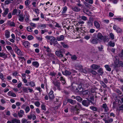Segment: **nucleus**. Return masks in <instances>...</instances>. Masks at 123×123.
Wrapping results in <instances>:
<instances>
[{"instance_id": "obj_24", "label": "nucleus", "mask_w": 123, "mask_h": 123, "mask_svg": "<svg viewBox=\"0 0 123 123\" xmlns=\"http://www.w3.org/2000/svg\"><path fill=\"white\" fill-rule=\"evenodd\" d=\"M0 57L6 58L7 57V54L4 52H0Z\"/></svg>"}, {"instance_id": "obj_29", "label": "nucleus", "mask_w": 123, "mask_h": 123, "mask_svg": "<svg viewBox=\"0 0 123 123\" xmlns=\"http://www.w3.org/2000/svg\"><path fill=\"white\" fill-rule=\"evenodd\" d=\"M73 108V111H77L76 114H78L79 112L78 111H79V109L78 108L77 106V105H75Z\"/></svg>"}, {"instance_id": "obj_32", "label": "nucleus", "mask_w": 123, "mask_h": 123, "mask_svg": "<svg viewBox=\"0 0 123 123\" xmlns=\"http://www.w3.org/2000/svg\"><path fill=\"white\" fill-rule=\"evenodd\" d=\"M63 74L65 75H70L71 74V73L67 70H65L64 72H63Z\"/></svg>"}, {"instance_id": "obj_23", "label": "nucleus", "mask_w": 123, "mask_h": 123, "mask_svg": "<svg viewBox=\"0 0 123 123\" xmlns=\"http://www.w3.org/2000/svg\"><path fill=\"white\" fill-rule=\"evenodd\" d=\"M9 12V9L6 8L5 9L4 12L2 13V15L4 17H5L8 14Z\"/></svg>"}, {"instance_id": "obj_53", "label": "nucleus", "mask_w": 123, "mask_h": 123, "mask_svg": "<svg viewBox=\"0 0 123 123\" xmlns=\"http://www.w3.org/2000/svg\"><path fill=\"white\" fill-rule=\"evenodd\" d=\"M28 83L31 87H33L35 86V83L32 81L28 82Z\"/></svg>"}, {"instance_id": "obj_14", "label": "nucleus", "mask_w": 123, "mask_h": 123, "mask_svg": "<svg viewBox=\"0 0 123 123\" xmlns=\"http://www.w3.org/2000/svg\"><path fill=\"white\" fill-rule=\"evenodd\" d=\"M24 112L22 110H21L19 111L18 112V115L19 117H22L23 116V115L24 114Z\"/></svg>"}, {"instance_id": "obj_57", "label": "nucleus", "mask_w": 123, "mask_h": 123, "mask_svg": "<svg viewBox=\"0 0 123 123\" xmlns=\"http://www.w3.org/2000/svg\"><path fill=\"white\" fill-rule=\"evenodd\" d=\"M86 2L88 3L91 4H92L93 3V0H85Z\"/></svg>"}, {"instance_id": "obj_59", "label": "nucleus", "mask_w": 123, "mask_h": 123, "mask_svg": "<svg viewBox=\"0 0 123 123\" xmlns=\"http://www.w3.org/2000/svg\"><path fill=\"white\" fill-rule=\"evenodd\" d=\"M25 20L26 22H27L29 20V15L28 14L26 15V17L25 19Z\"/></svg>"}, {"instance_id": "obj_51", "label": "nucleus", "mask_w": 123, "mask_h": 123, "mask_svg": "<svg viewBox=\"0 0 123 123\" xmlns=\"http://www.w3.org/2000/svg\"><path fill=\"white\" fill-rule=\"evenodd\" d=\"M47 25L46 24H42L39 25V26L42 28H44L46 27Z\"/></svg>"}, {"instance_id": "obj_63", "label": "nucleus", "mask_w": 123, "mask_h": 123, "mask_svg": "<svg viewBox=\"0 0 123 123\" xmlns=\"http://www.w3.org/2000/svg\"><path fill=\"white\" fill-rule=\"evenodd\" d=\"M116 31L117 33H120L122 31V29L119 27Z\"/></svg>"}, {"instance_id": "obj_35", "label": "nucleus", "mask_w": 123, "mask_h": 123, "mask_svg": "<svg viewBox=\"0 0 123 123\" xmlns=\"http://www.w3.org/2000/svg\"><path fill=\"white\" fill-rule=\"evenodd\" d=\"M68 9L67 7L66 6H65L63 7L62 8V13H66Z\"/></svg>"}, {"instance_id": "obj_60", "label": "nucleus", "mask_w": 123, "mask_h": 123, "mask_svg": "<svg viewBox=\"0 0 123 123\" xmlns=\"http://www.w3.org/2000/svg\"><path fill=\"white\" fill-rule=\"evenodd\" d=\"M0 78L2 80H4V75L1 73H0Z\"/></svg>"}, {"instance_id": "obj_5", "label": "nucleus", "mask_w": 123, "mask_h": 123, "mask_svg": "<svg viewBox=\"0 0 123 123\" xmlns=\"http://www.w3.org/2000/svg\"><path fill=\"white\" fill-rule=\"evenodd\" d=\"M21 11L16 9H14L12 11V15H16L18 16L20 14Z\"/></svg>"}, {"instance_id": "obj_50", "label": "nucleus", "mask_w": 123, "mask_h": 123, "mask_svg": "<svg viewBox=\"0 0 123 123\" xmlns=\"http://www.w3.org/2000/svg\"><path fill=\"white\" fill-rule=\"evenodd\" d=\"M100 83L104 88L107 87L106 85L104 83V82L103 81H100Z\"/></svg>"}, {"instance_id": "obj_9", "label": "nucleus", "mask_w": 123, "mask_h": 123, "mask_svg": "<svg viewBox=\"0 0 123 123\" xmlns=\"http://www.w3.org/2000/svg\"><path fill=\"white\" fill-rule=\"evenodd\" d=\"M53 91L51 90L49 93L48 95L49 99H53L54 98V96L53 94Z\"/></svg>"}, {"instance_id": "obj_1", "label": "nucleus", "mask_w": 123, "mask_h": 123, "mask_svg": "<svg viewBox=\"0 0 123 123\" xmlns=\"http://www.w3.org/2000/svg\"><path fill=\"white\" fill-rule=\"evenodd\" d=\"M45 38L47 40V42H49L50 45H52L53 44L55 46L56 44L59 45L56 39L53 36H47L45 37Z\"/></svg>"}, {"instance_id": "obj_21", "label": "nucleus", "mask_w": 123, "mask_h": 123, "mask_svg": "<svg viewBox=\"0 0 123 123\" xmlns=\"http://www.w3.org/2000/svg\"><path fill=\"white\" fill-rule=\"evenodd\" d=\"M8 95L13 97H16V95L15 93L12 92L11 91H9L7 93Z\"/></svg>"}, {"instance_id": "obj_13", "label": "nucleus", "mask_w": 123, "mask_h": 123, "mask_svg": "<svg viewBox=\"0 0 123 123\" xmlns=\"http://www.w3.org/2000/svg\"><path fill=\"white\" fill-rule=\"evenodd\" d=\"M23 44L25 47L27 48H29L30 47V43L27 41H25Z\"/></svg>"}, {"instance_id": "obj_45", "label": "nucleus", "mask_w": 123, "mask_h": 123, "mask_svg": "<svg viewBox=\"0 0 123 123\" xmlns=\"http://www.w3.org/2000/svg\"><path fill=\"white\" fill-rule=\"evenodd\" d=\"M33 28H31L30 26L27 27L26 28V30L30 32H31L32 31V29Z\"/></svg>"}, {"instance_id": "obj_26", "label": "nucleus", "mask_w": 123, "mask_h": 123, "mask_svg": "<svg viewBox=\"0 0 123 123\" xmlns=\"http://www.w3.org/2000/svg\"><path fill=\"white\" fill-rule=\"evenodd\" d=\"M60 43L63 48L66 49H68L69 48V46L67 44H65L64 42H62Z\"/></svg>"}, {"instance_id": "obj_18", "label": "nucleus", "mask_w": 123, "mask_h": 123, "mask_svg": "<svg viewBox=\"0 0 123 123\" xmlns=\"http://www.w3.org/2000/svg\"><path fill=\"white\" fill-rule=\"evenodd\" d=\"M98 39L102 40L104 38V36L100 32L98 33L97 35Z\"/></svg>"}, {"instance_id": "obj_6", "label": "nucleus", "mask_w": 123, "mask_h": 123, "mask_svg": "<svg viewBox=\"0 0 123 123\" xmlns=\"http://www.w3.org/2000/svg\"><path fill=\"white\" fill-rule=\"evenodd\" d=\"M101 107L104 109V111L105 112H107L109 111V108L106 104H103L101 106Z\"/></svg>"}, {"instance_id": "obj_55", "label": "nucleus", "mask_w": 123, "mask_h": 123, "mask_svg": "<svg viewBox=\"0 0 123 123\" xmlns=\"http://www.w3.org/2000/svg\"><path fill=\"white\" fill-rule=\"evenodd\" d=\"M108 44L109 46H110L112 47H114L115 45V44L114 43L112 42H109L108 43Z\"/></svg>"}, {"instance_id": "obj_43", "label": "nucleus", "mask_w": 123, "mask_h": 123, "mask_svg": "<svg viewBox=\"0 0 123 123\" xmlns=\"http://www.w3.org/2000/svg\"><path fill=\"white\" fill-rule=\"evenodd\" d=\"M114 19L115 20H117L119 21L123 22V18H115Z\"/></svg>"}, {"instance_id": "obj_37", "label": "nucleus", "mask_w": 123, "mask_h": 123, "mask_svg": "<svg viewBox=\"0 0 123 123\" xmlns=\"http://www.w3.org/2000/svg\"><path fill=\"white\" fill-rule=\"evenodd\" d=\"M90 108L94 111H97L98 109V108L97 107H94L93 106H90Z\"/></svg>"}, {"instance_id": "obj_42", "label": "nucleus", "mask_w": 123, "mask_h": 123, "mask_svg": "<svg viewBox=\"0 0 123 123\" xmlns=\"http://www.w3.org/2000/svg\"><path fill=\"white\" fill-rule=\"evenodd\" d=\"M50 2H47L44 3V4H45V5H44V8H45L46 7H48L49 6H50V5H52V4L51 3L50 5Z\"/></svg>"}, {"instance_id": "obj_44", "label": "nucleus", "mask_w": 123, "mask_h": 123, "mask_svg": "<svg viewBox=\"0 0 123 123\" xmlns=\"http://www.w3.org/2000/svg\"><path fill=\"white\" fill-rule=\"evenodd\" d=\"M89 72L92 74L94 75H96L97 74V73L96 71L92 69L90 70Z\"/></svg>"}, {"instance_id": "obj_12", "label": "nucleus", "mask_w": 123, "mask_h": 123, "mask_svg": "<svg viewBox=\"0 0 123 123\" xmlns=\"http://www.w3.org/2000/svg\"><path fill=\"white\" fill-rule=\"evenodd\" d=\"M116 109L117 111H121L123 112V105H119L117 107Z\"/></svg>"}, {"instance_id": "obj_27", "label": "nucleus", "mask_w": 123, "mask_h": 123, "mask_svg": "<svg viewBox=\"0 0 123 123\" xmlns=\"http://www.w3.org/2000/svg\"><path fill=\"white\" fill-rule=\"evenodd\" d=\"M72 9L74 11L76 12H79L80 11V8L76 6L72 8Z\"/></svg>"}, {"instance_id": "obj_52", "label": "nucleus", "mask_w": 123, "mask_h": 123, "mask_svg": "<svg viewBox=\"0 0 123 123\" xmlns=\"http://www.w3.org/2000/svg\"><path fill=\"white\" fill-rule=\"evenodd\" d=\"M34 104L36 106L38 107H39L40 105V104L39 102L38 101L35 102Z\"/></svg>"}, {"instance_id": "obj_19", "label": "nucleus", "mask_w": 123, "mask_h": 123, "mask_svg": "<svg viewBox=\"0 0 123 123\" xmlns=\"http://www.w3.org/2000/svg\"><path fill=\"white\" fill-rule=\"evenodd\" d=\"M64 36L63 35H61L59 36H58L56 38L57 41H62L64 40Z\"/></svg>"}, {"instance_id": "obj_20", "label": "nucleus", "mask_w": 123, "mask_h": 123, "mask_svg": "<svg viewBox=\"0 0 123 123\" xmlns=\"http://www.w3.org/2000/svg\"><path fill=\"white\" fill-rule=\"evenodd\" d=\"M18 19L19 21L23 22L24 20V17L23 14H19L18 15Z\"/></svg>"}, {"instance_id": "obj_25", "label": "nucleus", "mask_w": 123, "mask_h": 123, "mask_svg": "<svg viewBox=\"0 0 123 123\" xmlns=\"http://www.w3.org/2000/svg\"><path fill=\"white\" fill-rule=\"evenodd\" d=\"M8 23L10 26L11 27H15V24L13 22H11L10 21H8Z\"/></svg>"}, {"instance_id": "obj_36", "label": "nucleus", "mask_w": 123, "mask_h": 123, "mask_svg": "<svg viewBox=\"0 0 123 123\" xmlns=\"http://www.w3.org/2000/svg\"><path fill=\"white\" fill-rule=\"evenodd\" d=\"M44 48L46 49V50L47 52L48 53L51 52V50L49 47H46L44 46Z\"/></svg>"}, {"instance_id": "obj_56", "label": "nucleus", "mask_w": 123, "mask_h": 123, "mask_svg": "<svg viewBox=\"0 0 123 123\" xmlns=\"http://www.w3.org/2000/svg\"><path fill=\"white\" fill-rule=\"evenodd\" d=\"M119 62L118 60H117L116 61H115L114 62V63H115V66L114 67H117V66H119L120 67V66H118V64L119 63Z\"/></svg>"}, {"instance_id": "obj_54", "label": "nucleus", "mask_w": 123, "mask_h": 123, "mask_svg": "<svg viewBox=\"0 0 123 123\" xmlns=\"http://www.w3.org/2000/svg\"><path fill=\"white\" fill-rule=\"evenodd\" d=\"M41 109L44 111H45L46 110V106L45 105L43 104H42L41 105Z\"/></svg>"}, {"instance_id": "obj_2", "label": "nucleus", "mask_w": 123, "mask_h": 123, "mask_svg": "<svg viewBox=\"0 0 123 123\" xmlns=\"http://www.w3.org/2000/svg\"><path fill=\"white\" fill-rule=\"evenodd\" d=\"M52 82L54 85L57 87L58 90L60 91L62 89L61 87V83L60 82L56 80H53Z\"/></svg>"}, {"instance_id": "obj_38", "label": "nucleus", "mask_w": 123, "mask_h": 123, "mask_svg": "<svg viewBox=\"0 0 123 123\" xmlns=\"http://www.w3.org/2000/svg\"><path fill=\"white\" fill-rule=\"evenodd\" d=\"M60 80L62 81V84L65 85L66 83V82L65 79L64 78L62 77H61L60 78Z\"/></svg>"}, {"instance_id": "obj_33", "label": "nucleus", "mask_w": 123, "mask_h": 123, "mask_svg": "<svg viewBox=\"0 0 123 123\" xmlns=\"http://www.w3.org/2000/svg\"><path fill=\"white\" fill-rule=\"evenodd\" d=\"M76 2L77 3L76 5L79 7H82L83 6V5L81 4V2L80 0H78Z\"/></svg>"}, {"instance_id": "obj_39", "label": "nucleus", "mask_w": 123, "mask_h": 123, "mask_svg": "<svg viewBox=\"0 0 123 123\" xmlns=\"http://www.w3.org/2000/svg\"><path fill=\"white\" fill-rule=\"evenodd\" d=\"M30 110V108L29 106H26L25 109V113H28Z\"/></svg>"}, {"instance_id": "obj_41", "label": "nucleus", "mask_w": 123, "mask_h": 123, "mask_svg": "<svg viewBox=\"0 0 123 123\" xmlns=\"http://www.w3.org/2000/svg\"><path fill=\"white\" fill-rule=\"evenodd\" d=\"M105 67L106 69L108 71H110L111 70V68L108 65H105Z\"/></svg>"}, {"instance_id": "obj_58", "label": "nucleus", "mask_w": 123, "mask_h": 123, "mask_svg": "<svg viewBox=\"0 0 123 123\" xmlns=\"http://www.w3.org/2000/svg\"><path fill=\"white\" fill-rule=\"evenodd\" d=\"M30 2L29 0H26L25 2V5L26 6H28L30 4Z\"/></svg>"}, {"instance_id": "obj_64", "label": "nucleus", "mask_w": 123, "mask_h": 123, "mask_svg": "<svg viewBox=\"0 0 123 123\" xmlns=\"http://www.w3.org/2000/svg\"><path fill=\"white\" fill-rule=\"evenodd\" d=\"M81 18L84 21L86 20L87 19V17H86L83 15L81 17Z\"/></svg>"}, {"instance_id": "obj_15", "label": "nucleus", "mask_w": 123, "mask_h": 123, "mask_svg": "<svg viewBox=\"0 0 123 123\" xmlns=\"http://www.w3.org/2000/svg\"><path fill=\"white\" fill-rule=\"evenodd\" d=\"M67 101L68 102H69L73 105H75L76 103V101L75 100H73L71 99L68 98L67 99Z\"/></svg>"}, {"instance_id": "obj_47", "label": "nucleus", "mask_w": 123, "mask_h": 123, "mask_svg": "<svg viewBox=\"0 0 123 123\" xmlns=\"http://www.w3.org/2000/svg\"><path fill=\"white\" fill-rule=\"evenodd\" d=\"M71 58L73 60H75L77 59V57L75 55H74L72 56Z\"/></svg>"}, {"instance_id": "obj_61", "label": "nucleus", "mask_w": 123, "mask_h": 123, "mask_svg": "<svg viewBox=\"0 0 123 123\" xmlns=\"http://www.w3.org/2000/svg\"><path fill=\"white\" fill-rule=\"evenodd\" d=\"M49 74L51 76H55L56 74V73H55L51 72Z\"/></svg>"}, {"instance_id": "obj_17", "label": "nucleus", "mask_w": 123, "mask_h": 123, "mask_svg": "<svg viewBox=\"0 0 123 123\" xmlns=\"http://www.w3.org/2000/svg\"><path fill=\"white\" fill-rule=\"evenodd\" d=\"M10 31L8 30L5 31V35L6 38H8L10 37Z\"/></svg>"}, {"instance_id": "obj_31", "label": "nucleus", "mask_w": 123, "mask_h": 123, "mask_svg": "<svg viewBox=\"0 0 123 123\" xmlns=\"http://www.w3.org/2000/svg\"><path fill=\"white\" fill-rule=\"evenodd\" d=\"M47 55L48 56L50 57H51L52 59H55V56L52 53L50 52L48 53Z\"/></svg>"}, {"instance_id": "obj_46", "label": "nucleus", "mask_w": 123, "mask_h": 123, "mask_svg": "<svg viewBox=\"0 0 123 123\" xmlns=\"http://www.w3.org/2000/svg\"><path fill=\"white\" fill-rule=\"evenodd\" d=\"M28 87H23V91L24 92L27 93L28 92Z\"/></svg>"}, {"instance_id": "obj_3", "label": "nucleus", "mask_w": 123, "mask_h": 123, "mask_svg": "<svg viewBox=\"0 0 123 123\" xmlns=\"http://www.w3.org/2000/svg\"><path fill=\"white\" fill-rule=\"evenodd\" d=\"M78 68H79V71L82 73L86 74L87 73V71L86 68H85L84 69L83 68L82 66L81 65H79L78 66Z\"/></svg>"}, {"instance_id": "obj_8", "label": "nucleus", "mask_w": 123, "mask_h": 123, "mask_svg": "<svg viewBox=\"0 0 123 123\" xmlns=\"http://www.w3.org/2000/svg\"><path fill=\"white\" fill-rule=\"evenodd\" d=\"M55 53L56 55L59 57H62L63 56L62 55V52L61 50L56 51H55Z\"/></svg>"}, {"instance_id": "obj_28", "label": "nucleus", "mask_w": 123, "mask_h": 123, "mask_svg": "<svg viewBox=\"0 0 123 123\" xmlns=\"http://www.w3.org/2000/svg\"><path fill=\"white\" fill-rule=\"evenodd\" d=\"M12 123H20L19 120L16 118H14L12 119Z\"/></svg>"}, {"instance_id": "obj_34", "label": "nucleus", "mask_w": 123, "mask_h": 123, "mask_svg": "<svg viewBox=\"0 0 123 123\" xmlns=\"http://www.w3.org/2000/svg\"><path fill=\"white\" fill-rule=\"evenodd\" d=\"M32 64L37 68L38 67L39 65V63L37 61L33 62H32Z\"/></svg>"}, {"instance_id": "obj_48", "label": "nucleus", "mask_w": 123, "mask_h": 123, "mask_svg": "<svg viewBox=\"0 0 123 123\" xmlns=\"http://www.w3.org/2000/svg\"><path fill=\"white\" fill-rule=\"evenodd\" d=\"M76 99L79 102H80L82 100V98L79 96H77L76 97Z\"/></svg>"}, {"instance_id": "obj_22", "label": "nucleus", "mask_w": 123, "mask_h": 123, "mask_svg": "<svg viewBox=\"0 0 123 123\" xmlns=\"http://www.w3.org/2000/svg\"><path fill=\"white\" fill-rule=\"evenodd\" d=\"M87 25L89 27H92L93 25V21L91 19H89L87 22Z\"/></svg>"}, {"instance_id": "obj_49", "label": "nucleus", "mask_w": 123, "mask_h": 123, "mask_svg": "<svg viewBox=\"0 0 123 123\" xmlns=\"http://www.w3.org/2000/svg\"><path fill=\"white\" fill-rule=\"evenodd\" d=\"M54 60L52 61V63L54 64H56L58 62V60L55 57V59H53Z\"/></svg>"}, {"instance_id": "obj_40", "label": "nucleus", "mask_w": 123, "mask_h": 123, "mask_svg": "<svg viewBox=\"0 0 123 123\" xmlns=\"http://www.w3.org/2000/svg\"><path fill=\"white\" fill-rule=\"evenodd\" d=\"M98 72L99 73L100 75H102L103 73V68H100L98 70Z\"/></svg>"}, {"instance_id": "obj_7", "label": "nucleus", "mask_w": 123, "mask_h": 123, "mask_svg": "<svg viewBox=\"0 0 123 123\" xmlns=\"http://www.w3.org/2000/svg\"><path fill=\"white\" fill-rule=\"evenodd\" d=\"M15 46L16 47L15 50V52L19 55H21L22 54V53L20 50L18 48L16 45Z\"/></svg>"}, {"instance_id": "obj_4", "label": "nucleus", "mask_w": 123, "mask_h": 123, "mask_svg": "<svg viewBox=\"0 0 123 123\" xmlns=\"http://www.w3.org/2000/svg\"><path fill=\"white\" fill-rule=\"evenodd\" d=\"M90 102L93 104L92 101L90 100H83L82 102V104L86 107H88L90 105Z\"/></svg>"}, {"instance_id": "obj_11", "label": "nucleus", "mask_w": 123, "mask_h": 123, "mask_svg": "<svg viewBox=\"0 0 123 123\" xmlns=\"http://www.w3.org/2000/svg\"><path fill=\"white\" fill-rule=\"evenodd\" d=\"M94 26L97 29H99L100 25L98 22L97 21H94L93 22Z\"/></svg>"}, {"instance_id": "obj_16", "label": "nucleus", "mask_w": 123, "mask_h": 123, "mask_svg": "<svg viewBox=\"0 0 123 123\" xmlns=\"http://www.w3.org/2000/svg\"><path fill=\"white\" fill-rule=\"evenodd\" d=\"M91 68L94 70H97L100 67L99 65H97L95 64H93L91 66Z\"/></svg>"}, {"instance_id": "obj_30", "label": "nucleus", "mask_w": 123, "mask_h": 123, "mask_svg": "<svg viewBox=\"0 0 123 123\" xmlns=\"http://www.w3.org/2000/svg\"><path fill=\"white\" fill-rule=\"evenodd\" d=\"M22 123H31V121H28L27 119L25 118H23L21 120Z\"/></svg>"}, {"instance_id": "obj_62", "label": "nucleus", "mask_w": 123, "mask_h": 123, "mask_svg": "<svg viewBox=\"0 0 123 123\" xmlns=\"http://www.w3.org/2000/svg\"><path fill=\"white\" fill-rule=\"evenodd\" d=\"M6 48L9 51H10L12 49V47L10 46H6Z\"/></svg>"}, {"instance_id": "obj_10", "label": "nucleus", "mask_w": 123, "mask_h": 123, "mask_svg": "<svg viewBox=\"0 0 123 123\" xmlns=\"http://www.w3.org/2000/svg\"><path fill=\"white\" fill-rule=\"evenodd\" d=\"M98 39L97 38H92L90 40V42L94 44H96L98 43Z\"/></svg>"}]
</instances>
